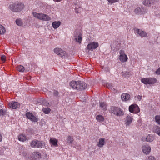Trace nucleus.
<instances>
[{
	"mask_svg": "<svg viewBox=\"0 0 160 160\" xmlns=\"http://www.w3.org/2000/svg\"><path fill=\"white\" fill-rule=\"evenodd\" d=\"M70 87L74 89L82 90L87 88V84L83 81H72L69 83Z\"/></svg>",
	"mask_w": 160,
	"mask_h": 160,
	"instance_id": "obj_1",
	"label": "nucleus"
},
{
	"mask_svg": "<svg viewBox=\"0 0 160 160\" xmlns=\"http://www.w3.org/2000/svg\"><path fill=\"white\" fill-rule=\"evenodd\" d=\"M24 4L18 1L12 2L9 5L8 7L12 11L16 12L21 11L24 8Z\"/></svg>",
	"mask_w": 160,
	"mask_h": 160,
	"instance_id": "obj_2",
	"label": "nucleus"
},
{
	"mask_svg": "<svg viewBox=\"0 0 160 160\" xmlns=\"http://www.w3.org/2000/svg\"><path fill=\"white\" fill-rule=\"evenodd\" d=\"M111 112L115 115L119 117H122L124 114L122 109L119 107L112 106L111 108Z\"/></svg>",
	"mask_w": 160,
	"mask_h": 160,
	"instance_id": "obj_3",
	"label": "nucleus"
},
{
	"mask_svg": "<svg viewBox=\"0 0 160 160\" xmlns=\"http://www.w3.org/2000/svg\"><path fill=\"white\" fill-rule=\"evenodd\" d=\"M32 14L34 17L44 21H48L51 20V18L49 16L44 13L33 12Z\"/></svg>",
	"mask_w": 160,
	"mask_h": 160,
	"instance_id": "obj_4",
	"label": "nucleus"
},
{
	"mask_svg": "<svg viewBox=\"0 0 160 160\" xmlns=\"http://www.w3.org/2000/svg\"><path fill=\"white\" fill-rule=\"evenodd\" d=\"M129 111L132 113L138 114L140 111V109L136 104H133L129 107Z\"/></svg>",
	"mask_w": 160,
	"mask_h": 160,
	"instance_id": "obj_5",
	"label": "nucleus"
},
{
	"mask_svg": "<svg viewBox=\"0 0 160 160\" xmlns=\"http://www.w3.org/2000/svg\"><path fill=\"white\" fill-rule=\"evenodd\" d=\"M54 52L61 57H64L66 55V52L60 48H56L54 50Z\"/></svg>",
	"mask_w": 160,
	"mask_h": 160,
	"instance_id": "obj_6",
	"label": "nucleus"
},
{
	"mask_svg": "<svg viewBox=\"0 0 160 160\" xmlns=\"http://www.w3.org/2000/svg\"><path fill=\"white\" fill-rule=\"evenodd\" d=\"M159 0H144L143 4L145 6L150 7L151 5H154Z\"/></svg>",
	"mask_w": 160,
	"mask_h": 160,
	"instance_id": "obj_7",
	"label": "nucleus"
},
{
	"mask_svg": "<svg viewBox=\"0 0 160 160\" xmlns=\"http://www.w3.org/2000/svg\"><path fill=\"white\" fill-rule=\"evenodd\" d=\"M26 117L31 121L36 122L38 121V118L35 116L31 112H28L26 114Z\"/></svg>",
	"mask_w": 160,
	"mask_h": 160,
	"instance_id": "obj_8",
	"label": "nucleus"
},
{
	"mask_svg": "<svg viewBox=\"0 0 160 160\" xmlns=\"http://www.w3.org/2000/svg\"><path fill=\"white\" fill-rule=\"evenodd\" d=\"M41 155L39 152H33L31 155V158L30 160H37L41 158Z\"/></svg>",
	"mask_w": 160,
	"mask_h": 160,
	"instance_id": "obj_9",
	"label": "nucleus"
},
{
	"mask_svg": "<svg viewBox=\"0 0 160 160\" xmlns=\"http://www.w3.org/2000/svg\"><path fill=\"white\" fill-rule=\"evenodd\" d=\"M134 32L136 34H138L139 35L142 37H145L147 36V33L144 31L140 30L138 28H135L134 29Z\"/></svg>",
	"mask_w": 160,
	"mask_h": 160,
	"instance_id": "obj_10",
	"label": "nucleus"
},
{
	"mask_svg": "<svg viewBox=\"0 0 160 160\" xmlns=\"http://www.w3.org/2000/svg\"><path fill=\"white\" fill-rule=\"evenodd\" d=\"M147 10L145 8L137 7L135 10V12L137 14L140 13L143 14L147 12Z\"/></svg>",
	"mask_w": 160,
	"mask_h": 160,
	"instance_id": "obj_11",
	"label": "nucleus"
},
{
	"mask_svg": "<svg viewBox=\"0 0 160 160\" xmlns=\"http://www.w3.org/2000/svg\"><path fill=\"white\" fill-rule=\"evenodd\" d=\"M142 150L143 152L146 155L149 154L151 151V147L148 145L143 146Z\"/></svg>",
	"mask_w": 160,
	"mask_h": 160,
	"instance_id": "obj_12",
	"label": "nucleus"
},
{
	"mask_svg": "<svg viewBox=\"0 0 160 160\" xmlns=\"http://www.w3.org/2000/svg\"><path fill=\"white\" fill-rule=\"evenodd\" d=\"M98 46V43L92 42L88 44L87 48L89 50L94 49L96 48Z\"/></svg>",
	"mask_w": 160,
	"mask_h": 160,
	"instance_id": "obj_13",
	"label": "nucleus"
},
{
	"mask_svg": "<svg viewBox=\"0 0 160 160\" xmlns=\"http://www.w3.org/2000/svg\"><path fill=\"white\" fill-rule=\"evenodd\" d=\"M20 105V104L16 102H12L9 103L8 104L9 107L13 109H15L18 108L19 107Z\"/></svg>",
	"mask_w": 160,
	"mask_h": 160,
	"instance_id": "obj_14",
	"label": "nucleus"
},
{
	"mask_svg": "<svg viewBox=\"0 0 160 160\" xmlns=\"http://www.w3.org/2000/svg\"><path fill=\"white\" fill-rule=\"evenodd\" d=\"M133 119V118L132 116L129 115H127L125 121V124L127 126L129 125L132 122Z\"/></svg>",
	"mask_w": 160,
	"mask_h": 160,
	"instance_id": "obj_15",
	"label": "nucleus"
},
{
	"mask_svg": "<svg viewBox=\"0 0 160 160\" xmlns=\"http://www.w3.org/2000/svg\"><path fill=\"white\" fill-rule=\"evenodd\" d=\"M130 97L129 94L123 93L121 95V98L122 101H126L129 100Z\"/></svg>",
	"mask_w": 160,
	"mask_h": 160,
	"instance_id": "obj_16",
	"label": "nucleus"
},
{
	"mask_svg": "<svg viewBox=\"0 0 160 160\" xmlns=\"http://www.w3.org/2000/svg\"><path fill=\"white\" fill-rule=\"evenodd\" d=\"M38 102L45 106H48L49 103L45 99L43 98L40 99L38 100Z\"/></svg>",
	"mask_w": 160,
	"mask_h": 160,
	"instance_id": "obj_17",
	"label": "nucleus"
},
{
	"mask_svg": "<svg viewBox=\"0 0 160 160\" xmlns=\"http://www.w3.org/2000/svg\"><path fill=\"white\" fill-rule=\"evenodd\" d=\"M74 39L76 42L80 44L82 41V35L79 33L74 36Z\"/></svg>",
	"mask_w": 160,
	"mask_h": 160,
	"instance_id": "obj_18",
	"label": "nucleus"
},
{
	"mask_svg": "<svg viewBox=\"0 0 160 160\" xmlns=\"http://www.w3.org/2000/svg\"><path fill=\"white\" fill-rule=\"evenodd\" d=\"M45 144V142L42 141L37 140V148H42Z\"/></svg>",
	"mask_w": 160,
	"mask_h": 160,
	"instance_id": "obj_19",
	"label": "nucleus"
},
{
	"mask_svg": "<svg viewBox=\"0 0 160 160\" xmlns=\"http://www.w3.org/2000/svg\"><path fill=\"white\" fill-rule=\"evenodd\" d=\"M128 58L126 55H120L119 60L122 62H124L127 61Z\"/></svg>",
	"mask_w": 160,
	"mask_h": 160,
	"instance_id": "obj_20",
	"label": "nucleus"
},
{
	"mask_svg": "<svg viewBox=\"0 0 160 160\" xmlns=\"http://www.w3.org/2000/svg\"><path fill=\"white\" fill-rule=\"evenodd\" d=\"M144 139L147 142H151L153 141L154 140V138L153 136L152 135H148Z\"/></svg>",
	"mask_w": 160,
	"mask_h": 160,
	"instance_id": "obj_21",
	"label": "nucleus"
},
{
	"mask_svg": "<svg viewBox=\"0 0 160 160\" xmlns=\"http://www.w3.org/2000/svg\"><path fill=\"white\" fill-rule=\"evenodd\" d=\"M105 139L104 138H101L99 140L98 143V146L100 148L102 147L104 144Z\"/></svg>",
	"mask_w": 160,
	"mask_h": 160,
	"instance_id": "obj_22",
	"label": "nucleus"
},
{
	"mask_svg": "<svg viewBox=\"0 0 160 160\" xmlns=\"http://www.w3.org/2000/svg\"><path fill=\"white\" fill-rule=\"evenodd\" d=\"M153 131L154 132L160 136V128L159 127L157 126H154L153 128Z\"/></svg>",
	"mask_w": 160,
	"mask_h": 160,
	"instance_id": "obj_23",
	"label": "nucleus"
},
{
	"mask_svg": "<svg viewBox=\"0 0 160 160\" xmlns=\"http://www.w3.org/2000/svg\"><path fill=\"white\" fill-rule=\"evenodd\" d=\"M61 24L60 21H54L52 23V27L56 29Z\"/></svg>",
	"mask_w": 160,
	"mask_h": 160,
	"instance_id": "obj_24",
	"label": "nucleus"
},
{
	"mask_svg": "<svg viewBox=\"0 0 160 160\" xmlns=\"http://www.w3.org/2000/svg\"><path fill=\"white\" fill-rule=\"evenodd\" d=\"M18 139L20 141L24 142L26 140L27 138L25 135L21 134L19 136Z\"/></svg>",
	"mask_w": 160,
	"mask_h": 160,
	"instance_id": "obj_25",
	"label": "nucleus"
},
{
	"mask_svg": "<svg viewBox=\"0 0 160 160\" xmlns=\"http://www.w3.org/2000/svg\"><path fill=\"white\" fill-rule=\"evenodd\" d=\"M96 119L99 122H102L104 121V118L102 115H99L97 116Z\"/></svg>",
	"mask_w": 160,
	"mask_h": 160,
	"instance_id": "obj_26",
	"label": "nucleus"
},
{
	"mask_svg": "<svg viewBox=\"0 0 160 160\" xmlns=\"http://www.w3.org/2000/svg\"><path fill=\"white\" fill-rule=\"evenodd\" d=\"M99 106L104 111L107 110V105L104 102H99Z\"/></svg>",
	"mask_w": 160,
	"mask_h": 160,
	"instance_id": "obj_27",
	"label": "nucleus"
},
{
	"mask_svg": "<svg viewBox=\"0 0 160 160\" xmlns=\"http://www.w3.org/2000/svg\"><path fill=\"white\" fill-rule=\"evenodd\" d=\"M50 142L54 146H57V145L58 141L54 138H51L50 140Z\"/></svg>",
	"mask_w": 160,
	"mask_h": 160,
	"instance_id": "obj_28",
	"label": "nucleus"
},
{
	"mask_svg": "<svg viewBox=\"0 0 160 160\" xmlns=\"http://www.w3.org/2000/svg\"><path fill=\"white\" fill-rule=\"evenodd\" d=\"M148 84H153L156 82L157 80L154 78H148Z\"/></svg>",
	"mask_w": 160,
	"mask_h": 160,
	"instance_id": "obj_29",
	"label": "nucleus"
},
{
	"mask_svg": "<svg viewBox=\"0 0 160 160\" xmlns=\"http://www.w3.org/2000/svg\"><path fill=\"white\" fill-rule=\"evenodd\" d=\"M122 75L125 78L129 77L131 75V74L129 72H122Z\"/></svg>",
	"mask_w": 160,
	"mask_h": 160,
	"instance_id": "obj_30",
	"label": "nucleus"
},
{
	"mask_svg": "<svg viewBox=\"0 0 160 160\" xmlns=\"http://www.w3.org/2000/svg\"><path fill=\"white\" fill-rule=\"evenodd\" d=\"M17 69L20 72H22L25 70V68L22 65H19L17 67Z\"/></svg>",
	"mask_w": 160,
	"mask_h": 160,
	"instance_id": "obj_31",
	"label": "nucleus"
},
{
	"mask_svg": "<svg viewBox=\"0 0 160 160\" xmlns=\"http://www.w3.org/2000/svg\"><path fill=\"white\" fill-rule=\"evenodd\" d=\"M5 32L6 30L5 28L2 25H0V34H3Z\"/></svg>",
	"mask_w": 160,
	"mask_h": 160,
	"instance_id": "obj_32",
	"label": "nucleus"
},
{
	"mask_svg": "<svg viewBox=\"0 0 160 160\" xmlns=\"http://www.w3.org/2000/svg\"><path fill=\"white\" fill-rule=\"evenodd\" d=\"M37 140H33L30 143L31 146L32 148H37Z\"/></svg>",
	"mask_w": 160,
	"mask_h": 160,
	"instance_id": "obj_33",
	"label": "nucleus"
},
{
	"mask_svg": "<svg viewBox=\"0 0 160 160\" xmlns=\"http://www.w3.org/2000/svg\"><path fill=\"white\" fill-rule=\"evenodd\" d=\"M43 112L45 114H48L50 112L51 110L49 108H43L42 109Z\"/></svg>",
	"mask_w": 160,
	"mask_h": 160,
	"instance_id": "obj_34",
	"label": "nucleus"
},
{
	"mask_svg": "<svg viewBox=\"0 0 160 160\" xmlns=\"http://www.w3.org/2000/svg\"><path fill=\"white\" fill-rule=\"evenodd\" d=\"M67 143H68L69 144L71 143L73 141V138L70 136H68V137L67 139Z\"/></svg>",
	"mask_w": 160,
	"mask_h": 160,
	"instance_id": "obj_35",
	"label": "nucleus"
},
{
	"mask_svg": "<svg viewBox=\"0 0 160 160\" xmlns=\"http://www.w3.org/2000/svg\"><path fill=\"white\" fill-rule=\"evenodd\" d=\"M141 81L142 83L145 84H148V78H142L141 80Z\"/></svg>",
	"mask_w": 160,
	"mask_h": 160,
	"instance_id": "obj_36",
	"label": "nucleus"
},
{
	"mask_svg": "<svg viewBox=\"0 0 160 160\" xmlns=\"http://www.w3.org/2000/svg\"><path fill=\"white\" fill-rule=\"evenodd\" d=\"M155 121L158 124L160 125V116H156L155 117Z\"/></svg>",
	"mask_w": 160,
	"mask_h": 160,
	"instance_id": "obj_37",
	"label": "nucleus"
},
{
	"mask_svg": "<svg viewBox=\"0 0 160 160\" xmlns=\"http://www.w3.org/2000/svg\"><path fill=\"white\" fill-rule=\"evenodd\" d=\"M16 24L18 26H21L22 25V22L20 19H17L16 20Z\"/></svg>",
	"mask_w": 160,
	"mask_h": 160,
	"instance_id": "obj_38",
	"label": "nucleus"
},
{
	"mask_svg": "<svg viewBox=\"0 0 160 160\" xmlns=\"http://www.w3.org/2000/svg\"><path fill=\"white\" fill-rule=\"evenodd\" d=\"M6 113L5 110L0 109V116H4Z\"/></svg>",
	"mask_w": 160,
	"mask_h": 160,
	"instance_id": "obj_39",
	"label": "nucleus"
},
{
	"mask_svg": "<svg viewBox=\"0 0 160 160\" xmlns=\"http://www.w3.org/2000/svg\"><path fill=\"white\" fill-rule=\"evenodd\" d=\"M145 160H156V159L153 156H149L147 157Z\"/></svg>",
	"mask_w": 160,
	"mask_h": 160,
	"instance_id": "obj_40",
	"label": "nucleus"
},
{
	"mask_svg": "<svg viewBox=\"0 0 160 160\" xmlns=\"http://www.w3.org/2000/svg\"><path fill=\"white\" fill-rule=\"evenodd\" d=\"M142 96L140 95H137L135 97V99L139 101H140L142 99Z\"/></svg>",
	"mask_w": 160,
	"mask_h": 160,
	"instance_id": "obj_41",
	"label": "nucleus"
},
{
	"mask_svg": "<svg viewBox=\"0 0 160 160\" xmlns=\"http://www.w3.org/2000/svg\"><path fill=\"white\" fill-rule=\"evenodd\" d=\"M109 3L111 4L118 2L119 0H107Z\"/></svg>",
	"mask_w": 160,
	"mask_h": 160,
	"instance_id": "obj_42",
	"label": "nucleus"
},
{
	"mask_svg": "<svg viewBox=\"0 0 160 160\" xmlns=\"http://www.w3.org/2000/svg\"><path fill=\"white\" fill-rule=\"evenodd\" d=\"M53 94L55 96L57 97L58 96V95L59 94V92L57 91L54 90L53 91Z\"/></svg>",
	"mask_w": 160,
	"mask_h": 160,
	"instance_id": "obj_43",
	"label": "nucleus"
},
{
	"mask_svg": "<svg viewBox=\"0 0 160 160\" xmlns=\"http://www.w3.org/2000/svg\"><path fill=\"white\" fill-rule=\"evenodd\" d=\"M119 53L120 54V55H126L124 51L123 50H121L120 51Z\"/></svg>",
	"mask_w": 160,
	"mask_h": 160,
	"instance_id": "obj_44",
	"label": "nucleus"
},
{
	"mask_svg": "<svg viewBox=\"0 0 160 160\" xmlns=\"http://www.w3.org/2000/svg\"><path fill=\"white\" fill-rule=\"evenodd\" d=\"M6 59V56L4 55H2L1 56V60L2 61L5 62Z\"/></svg>",
	"mask_w": 160,
	"mask_h": 160,
	"instance_id": "obj_45",
	"label": "nucleus"
},
{
	"mask_svg": "<svg viewBox=\"0 0 160 160\" xmlns=\"http://www.w3.org/2000/svg\"><path fill=\"white\" fill-rule=\"evenodd\" d=\"M107 87L108 88H111L112 87V85L110 83H108L106 84Z\"/></svg>",
	"mask_w": 160,
	"mask_h": 160,
	"instance_id": "obj_46",
	"label": "nucleus"
},
{
	"mask_svg": "<svg viewBox=\"0 0 160 160\" xmlns=\"http://www.w3.org/2000/svg\"><path fill=\"white\" fill-rule=\"evenodd\" d=\"M21 153L24 157H26L27 155V153L26 151H24Z\"/></svg>",
	"mask_w": 160,
	"mask_h": 160,
	"instance_id": "obj_47",
	"label": "nucleus"
},
{
	"mask_svg": "<svg viewBox=\"0 0 160 160\" xmlns=\"http://www.w3.org/2000/svg\"><path fill=\"white\" fill-rule=\"evenodd\" d=\"M156 73L157 74H160V68L156 70Z\"/></svg>",
	"mask_w": 160,
	"mask_h": 160,
	"instance_id": "obj_48",
	"label": "nucleus"
},
{
	"mask_svg": "<svg viewBox=\"0 0 160 160\" xmlns=\"http://www.w3.org/2000/svg\"><path fill=\"white\" fill-rule=\"evenodd\" d=\"M75 12L76 13H78L79 12V11L78 10V8H77L76 7L75 8Z\"/></svg>",
	"mask_w": 160,
	"mask_h": 160,
	"instance_id": "obj_49",
	"label": "nucleus"
},
{
	"mask_svg": "<svg viewBox=\"0 0 160 160\" xmlns=\"http://www.w3.org/2000/svg\"><path fill=\"white\" fill-rule=\"evenodd\" d=\"M54 1L57 2H59L61 1V0H53Z\"/></svg>",
	"mask_w": 160,
	"mask_h": 160,
	"instance_id": "obj_50",
	"label": "nucleus"
},
{
	"mask_svg": "<svg viewBox=\"0 0 160 160\" xmlns=\"http://www.w3.org/2000/svg\"><path fill=\"white\" fill-rule=\"evenodd\" d=\"M138 125H139L140 126H141L142 124L140 122H138Z\"/></svg>",
	"mask_w": 160,
	"mask_h": 160,
	"instance_id": "obj_51",
	"label": "nucleus"
},
{
	"mask_svg": "<svg viewBox=\"0 0 160 160\" xmlns=\"http://www.w3.org/2000/svg\"><path fill=\"white\" fill-rule=\"evenodd\" d=\"M28 160H29L28 159Z\"/></svg>",
	"mask_w": 160,
	"mask_h": 160,
	"instance_id": "obj_52",
	"label": "nucleus"
}]
</instances>
